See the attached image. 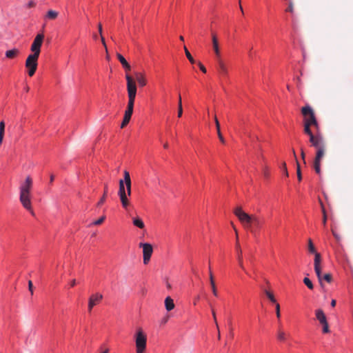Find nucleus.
Listing matches in <instances>:
<instances>
[{"label": "nucleus", "instance_id": "a211bd4d", "mask_svg": "<svg viewBox=\"0 0 353 353\" xmlns=\"http://www.w3.org/2000/svg\"><path fill=\"white\" fill-rule=\"evenodd\" d=\"M314 271L319 281V283L322 288H324V284L323 282V277L321 273V263L314 264Z\"/></svg>", "mask_w": 353, "mask_h": 353}, {"label": "nucleus", "instance_id": "4468645a", "mask_svg": "<svg viewBox=\"0 0 353 353\" xmlns=\"http://www.w3.org/2000/svg\"><path fill=\"white\" fill-rule=\"evenodd\" d=\"M134 107L127 105V109L125 111L123 121L121 125V128H125L130 122L132 114L133 113Z\"/></svg>", "mask_w": 353, "mask_h": 353}, {"label": "nucleus", "instance_id": "09e8293b", "mask_svg": "<svg viewBox=\"0 0 353 353\" xmlns=\"http://www.w3.org/2000/svg\"><path fill=\"white\" fill-rule=\"evenodd\" d=\"M28 289H29V291L30 292L31 294L32 295L33 294V284L31 281H28Z\"/></svg>", "mask_w": 353, "mask_h": 353}, {"label": "nucleus", "instance_id": "a18cd8bd", "mask_svg": "<svg viewBox=\"0 0 353 353\" xmlns=\"http://www.w3.org/2000/svg\"><path fill=\"white\" fill-rule=\"evenodd\" d=\"M282 169H283V170L284 172L285 175L288 177V170H287V165H286L285 162H283L282 163Z\"/></svg>", "mask_w": 353, "mask_h": 353}, {"label": "nucleus", "instance_id": "72a5a7b5", "mask_svg": "<svg viewBox=\"0 0 353 353\" xmlns=\"http://www.w3.org/2000/svg\"><path fill=\"white\" fill-rule=\"evenodd\" d=\"M308 250L310 253H312V254H315V253H317L316 252V249H315V247L311 239H309L308 240Z\"/></svg>", "mask_w": 353, "mask_h": 353}, {"label": "nucleus", "instance_id": "58836bf2", "mask_svg": "<svg viewBox=\"0 0 353 353\" xmlns=\"http://www.w3.org/2000/svg\"><path fill=\"white\" fill-rule=\"evenodd\" d=\"M105 219V216H102L98 220H97L94 222H93L92 225H101L104 221Z\"/></svg>", "mask_w": 353, "mask_h": 353}, {"label": "nucleus", "instance_id": "423d86ee", "mask_svg": "<svg viewBox=\"0 0 353 353\" xmlns=\"http://www.w3.org/2000/svg\"><path fill=\"white\" fill-rule=\"evenodd\" d=\"M125 79L127 81V91L128 96V105L134 107L137 90L136 82L134 79L128 74L125 75Z\"/></svg>", "mask_w": 353, "mask_h": 353}, {"label": "nucleus", "instance_id": "6e6552de", "mask_svg": "<svg viewBox=\"0 0 353 353\" xmlns=\"http://www.w3.org/2000/svg\"><path fill=\"white\" fill-rule=\"evenodd\" d=\"M147 337L141 328L137 330L135 335L137 353H143L146 348Z\"/></svg>", "mask_w": 353, "mask_h": 353}, {"label": "nucleus", "instance_id": "412c9836", "mask_svg": "<svg viewBox=\"0 0 353 353\" xmlns=\"http://www.w3.org/2000/svg\"><path fill=\"white\" fill-rule=\"evenodd\" d=\"M165 306L168 311H170L174 309V303L173 299L170 296H168L165 299Z\"/></svg>", "mask_w": 353, "mask_h": 353}, {"label": "nucleus", "instance_id": "39448f33", "mask_svg": "<svg viewBox=\"0 0 353 353\" xmlns=\"http://www.w3.org/2000/svg\"><path fill=\"white\" fill-rule=\"evenodd\" d=\"M125 79L127 81V91L128 96V105L134 107L137 90L136 82L134 79L128 74L125 75Z\"/></svg>", "mask_w": 353, "mask_h": 353}, {"label": "nucleus", "instance_id": "aec40b11", "mask_svg": "<svg viewBox=\"0 0 353 353\" xmlns=\"http://www.w3.org/2000/svg\"><path fill=\"white\" fill-rule=\"evenodd\" d=\"M209 276H210V282L212 293H213L214 296H218V292H217V290H216V288L215 285V283L214 281V276H213L212 272L211 271L210 267H209Z\"/></svg>", "mask_w": 353, "mask_h": 353}, {"label": "nucleus", "instance_id": "4c0bfd02", "mask_svg": "<svg viewBox=\"0 0 353 353\" xmlns=\"http://www.w3.org/2000/svg\"><path fill=\"white\" fill-rule=\"evenodd\" d=\"M321 263V254L317 252V253H315L314 254V264H319V263Z\"/></svg>", "mask_w": 353, "mask_h": 353}, {"label": "nucleus", "instance_id": "f257e3e1", "mask_svg": "<svg viewBox=\"0 0 353 353\" xmlns=\"http://www.w3.org/2000/svg\"><path fill=\"white\" fill-rule=\"evenodd\" d=\"M44 35L38 34L30 47L32 54H29L26 61V68L30 77H32L37 68L38 59L41 52V48L43 41Z\"/></svg>", "mask_w": 353, "mask_h": 353}, {"label": "nucleus", "instance_id": "dca6fc26", "mask_svg": "<svg viewBox=\"0 0 353 353\" xmlns=\"http://www.w3.org/2000/svg\"><path fill=\"white\" fill-rule=\"evenodd\" d=\"M134 76L139 86L143 87L147 84V81L143 73L137 72L134 73Z\"/></svg>", "mask_w": 353, "mask_h": 353}, {"label": "nucleus", "instance_id": "de8ad7c7", "mask_svg": "<svg viewBox=\"0 0 353 353\" xmlns=\"http://www.w3.org/2000/svg\"><path fill=\"white\" fill-rule=\"evenodd\" d=\"M198 65H199L200 70L203 73H206V72H207L206 68H205V66L201 62H198Z\"/></svg>", "mask_w": 353, "mask_h": 353}, {"label": "nucleus", "instance_id": "bf43d9fd", "mask_svg": "<svg viewBox=\"0 0 353 353\" xmlns=\"http://www.w3.org/2000/svg\"><path fill=\"white\" fill-rule=\"evenodd\" d=\"M54 179V176L53 174H51L50 178V183H52L53 182Z\"/></svg>", "mask_w": 353, "mask_h": 353}, {"label": "nucleus", "instance_id": "3c124183", "mask_svg": "<svg viewBox=\"0 0 353 353\" xmlns=\"http://www.w3.org/2000/svg\"><path fill=\"white\" fill-rule=\"evenodd\" d=\"M301 158L303 160L304 163H305V152H304L303 148H301Z\"/></svg>", "mask_w": 353, "mask_h": 353}, {"label": "nucleus", "instance_id": "e433bc0d", "mask_svg": "<svg viewBox=\"0 0 353 353\" xmlns=\"http://www.w3.org/2000/svg\"><path fill=\"white\" fill-rule=\"evenodd\" d=\"M322 277H323V281H325L327 283H331L332 281V274L330 273H327V274H324L323 276L322 275Z\"/></svg>", "mask_w": 353, "mask_h": 353}, {"label": "nucleus", "instance_id": "5701e85b", "mask_svg": "<svg viewBox=\"0 0 353 353\" xmlns=\"http://www.w3.org/2000/svg\"><path fill=\"white\" fill-rule=\"evenodd\" d=\"M288 336V334H286L283 330L279 328L277 331V339L281 342H285Z\"/></svg>", "mask_w": 353, "mask_h": 353}, {"label": "nucleus", "instance_id": "13d9d810", "mask_svg": "<svg viewBox=\"0 0 353 353\" xmlns=\"http://www.w3.org/2000/svg\"><path fill=\"white\" fill-rule=\"evenodd\" d=\"M76 285V280L73 279L70 283V286L74 287Z\"/></svg>", "mask_w": 353, "mask_h": 353}, {"label": "nucleus", "instance_id": "0e129e2a", "mask_svg": "<svg viewBox=\"0 0 353 353\" xmlns=\"http://www.w3.org/2000/svg\"><path fill=\"white\" fill-rule=\"evenodd\" d=\"M179 104H181L182 105V101H181V97L180 94H179V103H178V105Z\"/></svg>", "mask_w": 353, "mask_h": 353}, {"label": "nucleus", "instance_id": "f8f14e48", "mask_svg": "<svg viewBox=\"0 0 353 353\" xmlns=\"http://www.w3.org/2000/svg\"><path fill=\"white\" fill-rule=\"evenodd\" d=\"M216 70L220 76L223 77H227L228 76V69L225 63V62L222 60V59H216Z\"/></svg>", "mask_w": 353, "mask_h": 353}, {"label": "nucleus", "instance_id": "69168bd1", "mask_svg": "<svg viewBox=\"0 0 353 353\" xmlns=\"http://www.w3.org/2000/svg\"><path fill=\"white\" fill-rule=\"evenodd\" d=\"M239 3L240 10L242 12V13H243V8H242V6L241 5V0H239Z\"/></svg>", "mask_w": 353, "mask_h": 353}, {"label": "nucleus", "instance_id": "c9c22d12", "mask_svg": "<svg viewBox=\"0 0 353 353\" xmlns=\"http://www.w3.org/2000/svg\"><path fill=\"white\" fill-rule=\"evenodd\" d=\"M314 168L317 174L321 173V161H314Z\"/></svg>", "mask_w": 353, "mask_h": 353}, {"label": "nucleus", "instance_id": "37998d69", "mask_svg": "<svg viewBox=\"0 0 353 353\" xmlns=\"http://www.w3.org/2000/svg\"><path fill=\"white\" fill-rule=\"evenodd\" d=\"M212 316H213V319H214V323L216 324V328L219 329V325H218V323H217V321H216V313H215L214 310L212 307Z\"/></svg>", "mask_w": 353, "mask_h": 353}, {"label": "nucleus", "instance_id": "7c9ffc66", "mask_svg": "<svg viewBox=\"0 0 353 353\" xmlns=\"http://www.w3.org/2000/svg\"><path fill=\"white\" fill-rule=\"evenodd\" d=\"M108 193V185H105L104 188L103 197H101L99 201L97 203V206L99 207L105 201V198Z\"/></svg>", "mask_w": 353, "mask_h": 353}, {"label": "nucleus", "instance_id": "603ef678", "mask_svg": "<svg viewBox=\"0 0 353 353\" xmlns=\"http://www.w3.org/2000/svg\"><path fill=\"white\" fill-rule=\"evenodd\" d=\"M332 234L334 236V238L337 241L340 240V236L334 230H332Z\"/></svg>", "mask_w": 353, "mask_h": 353}, {"label": "nucleus", "instance_id": "473e14b6", "mask_svg": "<svg viewBox=\"0 0 353 353\" xmlns=\"http://www.w3.org/2000/svg\"><path fill=\"white\" fill-rule=\"evenodd\" d=\"M303 283L310 290H312L314 288L313 283L308 277H305L303 279Z\"/></svg>", "mask_w": 353, "mask_h": 353}, {"label": "nucleus", "instance_id": "864d4df0", "mask_svg": "<svg viewBox=\"0 0 353 353\" xmlns=\"http://www.w3.org/2000/svg\"><path fill=\"white\" fill-rule=\"evenodd\" d=\"M36 6V3L33 1H30L28 3V8H33Z\"/></svg>", "mask_w": 353, "mask_h": 353}, {"label": "nucleus", "instance_id": "c85d7f7f", "mask_svg": "<svg viewBox=\"0 0 353 353\" xmlns=\"http://www.w3.org/2000/svg\"><path fill=\"white\" fill-rule=\"evenodd\" d=\"M264 293L265 294V295L267 296V297L268 298V299L273 303H276V300L272 292H271L270 291L268 290H264Z\"/></svg>", "mask_w": 353, "mask_h": 353}, {"label": "nucleus", "instance_id": "6ab92c4d", "mask_svg": "<svg viewBox=\"0 0 353 353\" xmlns=\"http://www.w3.org/2000/svg\"><path fill=\"white\" fill-rule=\"evenodd\" d=\"M316 318L321 324L327 322L326 316L321 309H318L315 311Z\"/></svg>", "mask_w": 353, "mask_h": 353}, {"label": "nucleus", "instance_id": "393cba45", "mask_svg": "<svg viewBox=\"0 0 353 353\" xmlns=\"http://www.w3.org/2000/svg\"><path fill=\"white\" fill-rule=\"evenodd\" d=\"M19 54V50L17 48L7 50L6 52V57L8 59H14Z\"/></svg>", "mask_w": 353, "mask_h": 353}, {"label": "nucleus", "instance_id": "a878e982", "mask_svg": "<svg viewBox=\"0 0 353 353\" xmlns=\"http://www.w3.org/2000/svg\"><path fill=\"white\" fill-rule=\"evenodd\" d=\"M58 15H59L58 12L53 10H50L47 12L45 17L47 19L54 20L57 18Z\"/></svg>", "mask_w": 353, "mask_h": 353}, {"label": "nucleus", "instance_id": "6e6d98bb", "mask_svg": "<svg viewBox=\"0 0 353 353\" xmlns=\"http://www.w3.org/2000/svg\"><path fill=\"white\" fill-rule=\"evenodd\" d=\"M232 227L235 231V233H236V243H238V232H237V230L236 229V228L234 227V225L232 223Z\"/></svg>", "mask_w": 353, "mask_h": 353}, {"label": "nucleus", "instance_id": "0eeeda50", "mask_svg": "<svg viewBox=\"0 0 353 353\" xmlns=\"http://www.w3.org/2000/svg\"><path fill=\"white\" fill-rule=\"evenodd\" d=\"M311 145L316 150L314 160L316 161H321L325 156L327 148L323 137L311 143Z\"/></svg>", "mask_w": 353, "mask_h": 353}, {"label": "nucleus", "instance_id": "20e7f679", "mask_svg": "<svg viewBox=\"0 0 353 353\" xmlns=\"http://www.w3.org/2000/svg\"><path fill=\"white\" fill-rule=\"evenodd\" d=\"M301 113L304 117V124L314 126L316 131H319V125L312 108L310 105H305L302 108Z\"/></svg>", "mask_w": 353, "mask_h": 353}, {"label": "nucleus", "instance_id": "49530a36", "mask_svg": "<svg viewBox=\"0 0 353 353\" xmlns=\"http://www.w3.org/2000/svg\"><path fill=\"white\" fill-rule=\"evenodd\" d=\"M322 213H323V223L325 225L326 224V221H327V214H326L325 209H323V212Z\"/></svg>", "mask_w": 353, "mask_h": 353}, {"label": "nucleus", "instance_id": "79ce46f5", "mask_svg": "<svg viewBox=\"0 0 353 353\" xmlns=\"http://www.w3.org/2000/svg\"><path fill=\"white\" fill-rule=\"evenodd\" d=\"M275 310H276V317L278 319H280V317H281L280 305L278 303L275 304Z\"/></svg>", "mask_w": 353, "mask_h": 353}, {"label": "nucleus", "instance_id": "5fc2aeb1", "mask_svg": "<svg viewBox=\"0 0 353 353\" xmlns=\"http://www.w3.org/2000/svg\"><path fill=\"white\" fill-rule=\"evenodd\" d=\"M98 29H99V32L100 35H102V26L101 23H99Z\"/></svg>", "mask_w": 353, "mask_h": 353}, {"label": "nucleus", "instance_id": "8fccbe9b", "mask_svg": "<svg viewBox=\"0 0 353 353\" xmlns=\"http://www.w3.org/2000/svg\"><path fill=\"white\" fill-rule=\"evenodd\" d=\"M126 194H127V197L128 198V196H131V185L129 186V188H126Z\"/></svg>", "mask_w": 353, "mask_h": 353}, {"label": "nucleus", "instance_id": "f03ea898", "mask_svg": "<svg viewBox=\"0 0 353 353\" xmlns=\"http://www.w3.org/2000/svg\"><path fill=\"white\" fill-rule=\"evenodd\" d=\"M234 213L238 217L243 227L249 230L254 236H256V230L253 228L252 225L260 226L263 224V221L256 215L247 214L242 210L241 207L239 206L234 210Z\"/></svg>", "mask_w": 353, "mask_h": 353}, {"label": "nucleus", "instance_id": "9b49d317", "mask_svg": "<svg viewBox=\"0 0 353 353\" xmlns=\"http://www.w3.org/2000/svg\"><path fill=\"white\" fill-rule=\"evenodd\" d=\"M311 125L308 124H304V132L307 134L310 137V143H312L320 138L323 137V135L319 133V131H316V133L314 134L311 130Z\"/></svg>", "mask_w": 353, "mask_h": 353}, {"label": "nucleus", "instance_id": "c756f323", "mask_svg": "<svg viewBox=\"0 0 353 353\" xmlns=\"http://www.w3.org/2000/svg\"><path fill=\"white\" fill-rule=\"evenodd\" d=\"M5 132V123L3 121L0 122V145H1Z\"/></svg>", "mask_w": 353, "mask_h": 353}, {"label": "nucleus", "instance_id": "4be33fe9", "mask_svg": "<svg viewBox=\"0 0 353 353\" xmlns=\"http://www.w3.org/2000/svg\"><path fill=\"white\" fill-rule=\"evenodd\" d=\"M236 250L238 252V257H237V259H238L239 266L244 271H245V268H244L243 264L242 252H241V250L240 248V245H239V243H236Z\"/></svg>", "mask_w": 353, "mask_h": 353}, {"label": "nucleus", "instance_id": "e2e57ef3", "mask_svg": "<svg viewBox=\"0 0 353 353\" xmlns=\"http://www.w3.org/2000/svg\"><path fill=\"white\" fill-rule=\"evenodd\" d=\"M261 225L260 226H254L252 225L253 228L256 230V232L257 233V230L261 228Z\"/></svg>", "mask_w": 353, "mask_h": 353}, {"label": "nucleus", "instance_id": "4d7b16f0", "mask_svg": "<svg viewBox=\"0 0 353 353\" xmlns=\"http://www.w3.org/2000/svg\"><path fill=\"white\" fill-rule=\"evenodd\" d=\"M336 303V300H335V299H332V300L331 301V303H330V304H331V306H332V307H335Z\"/></svg>", "mask_w": 353, "mask_h": 353}, {"label": "nucleus", "instance_id": "bb28decb", "mask_svg": "<svg viewBox=\"0 0 353 353\" xmlns=\"http://www.w3.org/2000/svg\"><path fill=\"white\" fill-rule=\"evenodd\" d=\"M132 223L134 225L138 227L140 229H143L145 227L144 223L139 217L133 218Z\"/></svg>", "mask_w": 353, "mask_h": 353}, {"label": "nucleus", "instance_id": "2f4dec72", "mask_svg": "<svg viewBox=\"0 0 353 353\" xmlns=\"http://www.w3.org/2000/svg\"><path fill=\"white\" fill-rule=\"evenodd\" d=\"M184 51H185V55L187 57V58L188 59V60L190 61V62L191 63H195V60L194 59V58L192 57V56L191 55V54L190 53V52L188 51V48H186V46H184Z\"/></svg>", "mask_w": 353, "mask_h": 353}, {"label": "nucleus", "instance_id": "a19ab883", "mask_svg": "<svg viewBox=\"0 0 353 353\" xmlns=\"http://www.w3.org/2000/svg\"><path fill=\"white\" fill-rule=\"evenodd\" d=\"M286 11L290 12L291 13L294 12V5H293V2L292 1H289L288 8L286 9Z\"/></svg>", "mask_w": 353, "mask_h": 353}, {"label": "nucleus", "instance_id": "1a4fd4ad", "mask_svg": "<svg viewBox=\"0 0 353 353\" xmlns=\"http://www.w3.org/2000/svg\"><path fill=\"white\" fill-rule=\"evenodd\" d=\"M139 245L143 248V263L147 265L153 252L152 245L148 243H140Z\"/></svg>", "mask_w": 353, "mask_h": 353}, {"label": "nucleus", "instance_id": "9d476101", "mask_svg": "<svg viewBox=\"0 0 353 353\" xmlns=\"http://www.w3.org/2000/svg\"><path fill=\"white\" fill-rule=\"evenodd\" d=\"M119 187L118 194L120 198L123 208L126 209L128 207L130 202L127 197V194H126L125 188V185H124V181L123 179H121L119 181Z\"/></svg>", "mask_w": 353, "mask_h": 353}, {"label": "nucleus", "instance_id": "ea45409f", "mask_svg": "<svg viewBox=\"0 0 353 353\" xmlns=\"http://www.w3.org/2000/svg\"><path fill=\"white\" fill-rule=\"evenodd\" d=\"M323 325V332L328 333L330 332L329 325L327 321L321 324Z\"/></svg>", "mask_w": 353, "mask_h": 353}, {"label": "nucleus", "instance_id": "2eb2a0df", "mask_svg": "<svg viewBox=\"0 0 353 353\" xmlns=\"http://www.w3.org/2000/svg\"><path fill=\"white\" fill-rule=\"evenodd\" d=\"M212 48L216 59H221V51L219 45L218 38L215 33H212Z\"/></svg>", "mask_w": 353, "mask_h": 353}, {"label": "nucleus", "instance_id": "b1692460", "mask_svg": "<svg viewBox=\"0 0 353 353\" xmlns=\"http://www.w3.org/2000/svg\"><path fill=\"white\" fill-rule=\"evenodd\" d=\"M214 121H215V124H216V130H217V134H218V137H219V140L221 141V142L222 143H225V139L221 132V130H220V124H219V122L218 121V119L216 116H214Z\"/></svg>", "mask_w": 353, "mask_h": 353}, {"label": "nucleus", "instance_id": "052dcab7", "mask_svg": "<svg viewBox=\"0 0 353 353\" xmlns=\"http://www.w3.org/2000/svg\"><path fill=\"white\" fill-rule=\"evenodd\" d=\"M200 297L199 296H197L195 299H194V305H196L197 301L199 300Z\"/></svg>", "mask_w": 353, "mask_h": 353}, {"label": "nucleus", "instance_id": "cd10ccee", "mask_svg": "<svg viewBox=\"0 0 353 353\" xmlns=\"http://www.w3.org/2000/svg\"><path fill=\"white\" fill-rule=\"evenodd\" d=\"M124 183H125L126 188H129V186L131 185V179L130 174L128 171H124Z\"/></svg>", "mask_w": 353, "mask_h": 353}, {"label": "nucleus", "instance_id": "774afa93", "mask_svg": "<svg viewBox=\"0 0 353 353\" xmlns=\"http://www.w3.org/2000/svg\"><path fill=\"white\" fill-rule=\"evenodd\" d=\"M101 42H102V43L105 42V39H104V37H103V35H101Z\"/></svg>", "mask_w": 353, "mask_h": 353}, {"label": "nucleus", "instance_id": "7ed1b4c3", "mask_svg": "<svg viewBox=\"0 0 353 353\" xmlns=\"http://www.w3.org/2000/svg\"><path fill=\"white\" fill-rule=\"evenodd\" d=\"M32 188V179L30 176H26V180L21 183L19 187V201L23 207L34 215L32 209L31 190Z\"/></svg>", "mask_w": 353, "mask_h": 353}, {"label": "nucleus", "instance_id": "680f3d73", "mask_svg": "<svg viewBox=\"0 0 353 353\" xmlns=\"http://www.w3.org/2000/svg\"><path fill=\"white\" fill-rule=\"evenodd\" d=\"M319 202H320L321 207V210H322V212H323V209H325V207H324L321 200H319Z\"/></svg>", "mask_w": 353, "mask_h": 353}, {"label": "nucleus", "instance_id": "338daca9", "mask_svg": "<svg viewBox=\"0 0 353 353\" xmlns=\"http://www.w3.org/2000/svg\"><path fill=\"white\" fill-rule=\"evenodd\" d=\"M163 148H164L165 149L168 148V143H165L163 145Z\"/></svg>", "mask_w": 353, "mask_h": 353}, {"label": "nucleus", "instance_id": "f3484780", "mask_svg": "<svg viewBox=\"0 0 353 353\" xmlns=\"http://www.w3.org/2000/svg\"><path fill=\"white\" fill-rule=\"evenodd\" d=\"M117 58L119 60L120 63H121V65H123V67L124 68V69L126 71L125 75L127 74H129L128 72L131 70L130 65L128 63V61L125 60V59L121 54L117 53Z\"/></svg>", "mask_w": 353, "mask_h": 353}, {"label": "nucleus", "instance_id": "ddd939ff", "mask_svg": "<svg viewBox=\"0 0 353 353\" xmlns=\"http://www.w3.org/2000/svg\"><path fill=\"white\" fill-rule=\"evenodd\" d=\"M103 299V295L96 293L90 296L88 301V311L90 312L94 305L98 304Z\"/></svg>", "mask_w": 353, "mask_h": 353}, {"label": "nucleus", "instance_id": "c03bdc74", "mask_svg": "<svg viewBox=\"0 0 353 353\" xmlns=\"http://www.w3.org/2000/svg\"><path fill=\"white\" fill-rule=\"evenodd\" d=\"M183 114V107H182V105L181 104H179L178 105V113H177V116L178 117H181Z\"/></svg>", "mask_w": 353, "mask_h": 353}, {"label": "nucleus", "instance_id": "f704fd0d", "mask_svg": "<svg viewBox=\"0 0 353 353\" xmlns=\"http://www.w3.org/2000/svg\"><path fill=\"white\" fill-rule=\"evenodd\" d=\"M296 174H297L298 180L299 181H301L302 179V174H301L300 164L298 161H296Z\"/></svg>", "mask_w": 353, "mask_h": 353}]
</instances>
